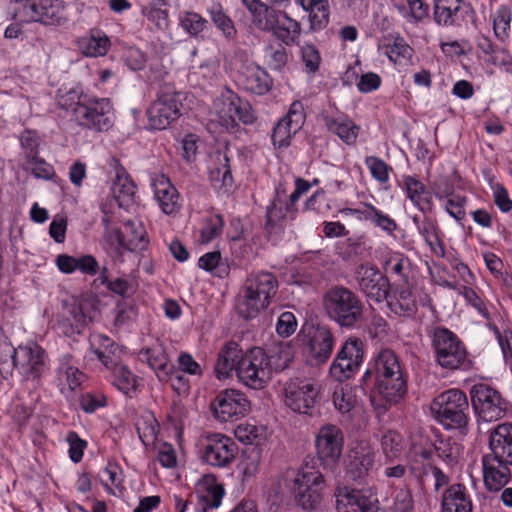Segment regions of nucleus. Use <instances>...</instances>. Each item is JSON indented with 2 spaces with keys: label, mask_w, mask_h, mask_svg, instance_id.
Segmentation results:
<instances>
[{
  "label": "nucleus",
  "mask_w": 512,
  "mask_h": 512,
  "mask_svg": "<svg viewBox=\"0 0 512 512\" xmlns=\"http://www.w3.org/2000/svg\"><path fill=\"white\" fill-rule=\"evenodd\" d=\"M300 59L304 72L308 75H315L319 72L322 64V56L318 47L310 41L299 45Z\"/></svg>",
  "instance_id": "nucleus-50"
},
{
  "label": "nucleus",
  "mask_w": 512,
  "mask_h": 512,
  "mask_svg": "<svg viewBox=\"0 0 512 512\" xmlns=\"http://www.w3.org/2000/svg\"><path fill=\"white\" fill-rule=\"evenodd\" d=\"M344 447V434L333 424L322 426L315 439L317 459L325 470L333 471L342 456Z\"/></svg>",
  "instance_id": "nucleus-12"
},
{
  "label": "nucleus",
  "mask_w": 512,
  "mask_h": 512,
  "mask_svg": "<svg viewBox=\"0 0 512 512\" xmlns=\"http://www.w3.org/2000/svg\"><path fill=\"white\" fill-rule=\"evenodd\" d=\"M329 318L345 328H353L362 319L363 304L359 296L344 286H333L324 295Z\"/></svg>",
  "instance_id": "nucleus-4"
},
{
  "label": "nucleus",
  "mask_w": 512,
  "mask_h": 512,
  "mask_svg": "<svg viewBox=\"0 0 512 512\" xmlns=\"http://www.w3.org/2000/svg\"><path fill=\"white\" fill-rule=\"evenodd\" d=\"M468 197L459 193L449 197L441 203L442 209L457 223L466 219V205Z\"/></svg>",
  "instance_id": "nucleus-63"
},
{
  "label": "nucleus",
  "mask_w": 512,
  "mask_h": 512,
  "mask_svg": "<svg viewBox=\"0 0 512 512\" xmlns=\"http://www.w3.org/2000/svg\"><path fill=\"white\" fill-rule=\"evenodd\" d=\"M136 185L122 168L117 170L112 186L113 196L119 207L128 209L135 201Z\"/></svg>",
  "instance_id": "nucleus-43"
},
{
  "label": "nucleus",
  "mask_w": 512,
  "mask_h": 512,
  "mask_svg": "<svg viewBox=\"0 0 512 512\" xmlns=\"http://www.w3.org/2000/svg\"><path fill=\"white\" fill-rule=\"evenodd\" d=\"M18 4L16 14L27 23L39 22L43 19V0H16Z\"/></svg>",
  "instance_id": "nucleus-59"
},
{
  "label": "nucleus",
  "mask_w": 512,
  "mask_h": 512,
  "mask_svg": "<svg viewBox=\"0 0 512 512\" xmlns=\"http://www.w3.org/2000/svg\"><path fill=\"white\" fill-rule=\"evenodd\" d=\"M238 365L237 378L249 388L263 389L272 377L270 357L261 347H253L243 352Z\"/></svg>",
  "instance_id": "nucleus-7"
},
{
  "label": "nucleus",
  "mask_w": 512,
  "mask_h": 512,
  "mask_svg": "<svg viewBox=\"0 0 512 512\" xmlns=\"http://www.w3.org/2000/svg\"><path fill=\"white\" fill-rule=\"evenodd\" d=\"M338 512H378L380 503L375 488H339L336 492Z\"/></svg>",
  "instance_id": "nucleus-20"
},
{
  "label": "nucleus",
  "mask_w": 512,
  "mask_h": 512,
  "mask_svg": "<svg viewBox=\"0 0 512 512\" xmlns=\"http://www.w3.org/2000/svg\"><path fill=\"white\" fill-rule=\"evenodd\" d=\"M400 187L418 211L424 215L434 212L433 194L416 176L403 175Z\"/></svg>",
  "instance_id": "nucleus-25"
},
{
  "label": "nucleus",
  "mask_w": 512,
  "mask_h": 512,
  "mask_svg": "<svg viewBox=\"0 0 512 512\" xmlns=\"http://www.w3.org/2000/svg\"><path fill=\"white\" fill-rule=\"evenodd\" d=\"M58 270L64 274H72L79 271L81 274L89 277H98L94 280L96 286H107L111 281L109 269L106 266L100 267L97 259L91 254H83L74 257L68 254H59L55 260Z\"/></svg>",
  "instance_id": "nucleus-17"
},
{
  "label": "nucleus",
  "mask_w": 512,
  "mask_h": 512,
  "mask_svg": "<svg viewBox=\"0 0 512 512\" xmlns=\"http://www.w3.org/2000/svg\"><path fill=\"white\" fill-rule=\"evenodd\" d=\"M159 423L155 416L147 413L138 418L136 422V430L138 436L145 446L154 444L159 433Z\"/></svg>",
  "instance_id": "nucleus-53"
},
{
  "label": "nucleus",
  "mask_w": 512,
  "mask_h": 512,
  "mask_svg": "<svg viewBox=\"0 0 512 512\" xmlns=\"http://www.w3.org/2000/svg\"><path fill=\"white\" fill-rule=\"evenodd\" d=\"M433 21L440 27H461L475 17V10L466 0H432Z\"/></svg>",
  "instance_id": "nucleus-19"
},
{
  "label": "nucleus",
  "mask_w": 512,
  "mask_h": 512,
  "mask_svg": "<svg viewBox=\"0 0 512 512\" xmlns=\"http://www.w3.org/2000/svg\"><path fill=\"white\" fill-rule=\"evenodd\" d=\"M151 186L154 199L164 214L174 216L181 211L183 198L167 176L157 175L152 179Z\"/></svg>",
  "instance_id": "nucleus-23"
},
{
  "label": "nucleus",
  "mask_w": 512,
  "mask_h": 512,
  "mask_svg": "<svg viewBox=\"0 0 512 512\" xmlns=\"http://www.w3.org/2000/svg\"><path fill=\"white\" fill-rule=\"evenodd\" d=\"M385 271L396 276L403 282H408L411 271V260L402 252H392L385 261Z\"/></svg>",
  "instance_id": "nucleus-49"
},
{
  "label": "nucleus",
  "mask_w": 512,
  "mask_h": 512,
  "mask_svg": "<svg viewBox=\"0 0 512 512\" xmlns=\"http://www.w3.org/2000/svg\"><path fill=\"white\" fill-rule=\"evenodd\" d=\"M266 428L250 422L240 423L234 430L236 439L246 445H260L265 439Z\"/></svg>",
  "instance_id": "nucleus-55"
},
{
  "label": "nucleus",
  "mask_w": 512,
  "mask_h": 512,
  "mask_svg": "<svg viewBox=\"0 0 512 512\" xmlns=\"http://www.w3.org/2000/svg\"><path fill=\"white\" fill-rule=\"evenodd\" d=\"M214 417L220 422H234L246 416L251 409L247 395L237 389L220 391L211 404Z\"/></svg>",
  "instance_id": "nucleus-15"
},
{
  "label": "nucleus",
  "mask_w": 512,
  "mask_h": 512,
  "mask_svg": "<svg viewBox=\"0 0 512 512\" xmlns=\"http://www.w3.org/2000/svg\"><path fill=\"white\" fill-rule=\"evenodd\" d=\"M20 147L24 153L25 163L38 159L41 139L35 130L25 129L19 136Z\"/></svg>",
  "instance_id": "nucleus-62"
},
{
  "label": "nucleus",
  "mask_w": 512,
  "mask_h": 512,
  "mask_svg": "<svg viewBox=\"0 0 512 512\" xmlns=\"http://www.w3.org/2000/svg\"><path fill=\"white\" fill-rule=\"evenodd\" d=\"M112 109L109 98L90 93L84 96L82 105L78 106L75 119L83 128L96 132L108 131L113 125Z\"/></svg>",
  "instance_id": "nucleus-9"
},
{
  "label": "nucleus",
  "mask_w": 512,
  "mask_h": 512,
  "mask_svg": "<svg viewBox=\"0 0 512 512\" xmlns=\"http://www.w3.org/2000/svg\"><path fill=\"white\" fill-rule=\"evenodd\" d=\"M168 7L167 0H152L142 13L158 30H165L169 26Z\"/></svg>",
  "instance_id": "nucleus-48"
},
{
  "label": "nucleus",
  "mask_w": 512,
  "mask_h": 512,
  "mask_svg": "<svg viewBox=\"0 0 512 512\" xmlns=\"http://www.w3.org/2000/svg\"><path fill=\"white\" fill-rule=\"evenodd\" d=\"M258 28L271 32L285 46L299 45L302 32L301 24L284 10L273 9L270 11Z\"/></svg>",
  "instance_id": "nucleus-18"
},
{
  "label": "nucleus",
  "mask_w": 512,
  "mask_h": 512,
  "mask_svg": "<svg viewBox=\"0 0 512 512\" xmlns=\"http://www.w3.org/2000/svg\"><path fill=\"white\" fill-rule=\"evenodd\" d=\"M88 316L80 303H72L63 313L59 320L61 331L72 337L81 334L88 323Z\"/></svg>",
  "instance_id": "nucleus-41"
},
{
  "label": "nucleus",
  "mask_w": 512,
  "mask_h": 512,
  "mask_svg": "<svg viewBox=\"0 0 512 512\" xmlns=\"http://www.w3.org/2000/svg\"><path fill=\"white\" fill-rule=\"evenodd\" d=\"M358 284L360 290L368 299L382 302L389 295V280L373 265H360L358 271Z\"/></svg>",
  "instance_id": "nucleus-22"
},
{
  "label": "nucleus",
  "mask_w": 512,
  "mask_h": 512,
  "mask_svg": "<svg viewBox=\"0 0 512 512\" xmlns=\"http://www.w3.org/2000/svg\"><path fill=\"white\" fill-rule=\"evenodd\" d=\"M89 344L91 352L104 367L111 366V364L120 360L119 346L110 337L93 333L89 337Z\"/></svg>",
  "instance_id": "nucleus-39"
},
{
  "label": "nucleus",
  "mask_w": 512,
  "mask_h": 512,
  "mask_svg": "<svg viewBox=\"0 0 512 512\" xmlns=\"http://www.w3.org/2000/svg\"><path fill=\"white\" fill-rule=\"evenodd\" d=\"M109 371V381L118 391L132 398L140 391L141 378L128 365L120 360L105 367Z\"/></svg>",
  "instance_id": "nucleus-29"
},
{
  "label": "nucleus",
  "mask_w": 512,
  "mask_h": 512,
  "mask_svg": "<svg viewBox=\"0 0 512 512\" xmlns=\"http://www.w3.org/2000/svg\"><path fill=\"white\" fill-rule=\"evenodd\" d=\"M434 362L447 372L466 371L471 368L466 345L460 337L444 326L427 330Z\"/></svg>",
  "instance_id": "nucleus-2"
},
{
  "label": "nucleus",
  "mask_w": 512,
  "mask_h": 512,
  "mask_svg": "<svg viewBox=\"0 0 512 512\" xmlns=\"http://www.w3.org/2000/svg\"><path fill=\"white\" fill-rule=\"evenodd\" d=\"M182 106V94L173 84L164 83L157 92V98L147 109L148 125L152 130L166 129L177 120Z\"/></svg>",
  "instance_id": "nucleus-6"
},
{
  "label": "nucleus",
  "mask_w": 512,
  "mask_h": 512,
  "mask_svg": "<svg viewBox=\"0 0 512 512\" xmlns=\"http://www.w3.org/2000/svg\"><path fill=\"white\" fill-rule=\"evenodd\" d=\"M320 387L310 379H291L285 386V404L292 411L312 416L318 403Z\"/></svg>",
  "instance_id": "nucleus-13"
},
{
  "label": "nucleus",
  "mask_w": 512,
  "mask_h": 512,
  "mask_svg": "<svg viewBox=\"0 0 512 512\" xmlns=\"http://www.w3.org/2000/svg\"><path fill=\"white\" fill-rule=\"evenodd\" d=\"M472 408L478 419L492 422L505 416L508 402L501 393L486 383L474 384L470 390Z\"/></svg>",
  "instance_id": "nucleus-10"
},
{
  "label": "nucleus",
  "mask_w": 512,
  "mask_h": 512,
  "mask_svg": "<svg viewBox=\"0 0 512 512\" xmlns=\"http://www.w3.org/2000/svg\"><path fill=\"white\" fill-rule=\"evenodd\" d=\"M178 20L179 26L193 38H198L209 25L206 18L194 11L181 12Z\"/></svg>",
  "instance_id": "nucleus-51"
},
{
  "label": "nucleus",
  "mask_w": 512,
  "mask_h": 512,
  "mask_svg": "<svg viewBox=\"0 0 512 512\" xmlns=\"http://www.w3.org/2000/svg\"><path fill=\"white\" fill-rule=\"evenodd\" d=\"M361 386L370 392V400L378 408L387 410L407 392V378L399 358L391 349H382L361 378Z\"/></svg>",
  "instance_id": "nucleus-1"
},
{
  "label": "nucleus",
  "mask_w": 512,
  "mask_h": 512,
  "mask_svg": "<svg viewBox=\"0 0 512 512\" xmlns=\"http://www.w3.org/2000/svg\"><path fill=\"white\" fill-rule=\"evenodd\" d=\"M224 495V486L217 482L216 476L213 474L204 475L197 488L196 511L208 512L217 509L221 505Z\"/></svg>",
  "instance_id": "nucleus-27"
},
{
  "label": "nucleus",
  "mask_w": 512,
  "mask_h": 512,
  "mask_svg": "<svg viewBox=\"0 0 512 512\" xmlns=\"http://www.w3.org/2000/svg\"><path fill=\"white\" fill-rule=\"evenodd\" d=\"M303 351L311 365L325 364L331 357L335 345L332 331L323 325L312 326L303 334Z\"/></svg>",
  "instance_id": "nucleus-16"
},
{
  "label": "nucleus",
  "mask_w": 512,
  "mask_h": 512,
  "mask_svg": "<svg viewBox=\"0 0 512 512\" xmlns=\"http://www.w3.org/2000/svg\"><path fill=\"white\" fill-rule=\"evenodd\" d=\"M206 12L215 27L226 39H235L237 35L235 24L219 2H213L209 7H207Z\"/></svg>",
  "instance_id": "nucleus-46"
},
{
  "label": "nucleus",
  "mask_w": 512,
  "mask_h": 512,
  "mask_svg": "<svg viewBox=\"0 0 512 512\" xmlns=\"http://www.w3.org/2000/svg\"><path fill=\"white\" fill-rule=\"evenodd\" d=\"M79 47L86 56H104L110 48V40L102 31L91 30L88 36L79 40Z\"/></svg>",
  "instance_id": "nucleus-45"
},
{
  "label": "nucleus",
  "mask_w": 512,
  "mask_h": 512,
  "mask_svg": "<svg viewBox=\"0 0 512 512\" xmlns=\"http://www.w3.org/2000/svg\"><path fill=\"white\" fill-rule=\"evenodd\" d=\"M431 411L445 429L465 428L469 421L468 399L460 389H448L436 396Z\"/></svg>",
  "instance_id": "nucleus-5"
},
{
  "label": "nucleus",
  "mask_w": 512,
  "mask_h": 512,
  "mask_svg": "<svg viewBox=\"0 0 512 512\" xmlns=\"http://www.w3.org/2000/svg\"><path fill=\"white\" fill-rule=\"evenodd\" d=\"M375 462L374 450L366 446H358L352 450L350 461L346 467L347 476L354 481L364 479Z\"/></svg>",
  "instance_id": "nucleus-35"
},
{
  "label": "nucleus",
  "mask_w": 512,
  "mask_h": 512,
  "mask_svg": "<svg viewBox=\"0 0 512 512\" xmlns=\"http://www.w3.org/2000/svg\"><path fill=\"white\" fill-rule=\"evenodd\" d=\"M386 300L390 311L399 317L413 318L417 313L416 293L408 285L397 288Z\"/></svg>",
  "instance_id": "nucleus-38"
},
{
  "label": "nucleus",
  "mask_w": 512,
  "mask_h": 512,
  "mask_svg": "<svg viewBox=\"0 0 512 512\" xmlns=\"http://www.w3.org/2000/svg\"><path fill=\"white\" fill-rule=\"evenodd\" d=\"M229 151L226 148L223 152H217L216 161L210 169L209 178L211 185L218 192H227L233 187L234 180L231 172Z\"/></svg>",
  "instance_id": "nucleus-31"
},
{
  "label": "nucleus",
  "mask_w": 512,
  "mask_h": 512,
  "mask_svg": "<svg viewBox=\"0 0 512 512\" xmlns=\"http://www.w3.org/2000/svg\"><path fill=\"white\" fill-rule=\"evenodd\" d=\"M117 240L121 248L131 252H142L149 243L144 226L133 222L125 225V230L117 234Z\"/></svg>",
  "instance_id": "nucleus-40"
},
{
  "label": "nucleus",
  "mask_w": 512,
  "mask_h": 512,
  "mask_svg": "<svg viewBox=\"0 0 512 512\" xmlns=\"http://www.w3.org/2000/svg\"><path fill=\"white\" fill-rule=\"evenodd\" d=\"M238 454V445L228 435L207 432L202 436L200 444V460L202 463L216 468H229Z\"/></svg>",
  "instance_id": "nucleus-8"
},
{
  "label": "nucleus",
  "mask_w": 512,
  "mask_h": 512,
  "mask_svg": "<svg viewBox=\"0 0 512 512\" xmlns=\"http://www.w3.org/2000/svg\"><path fill=\"white\" fill-rule=\"evenodd\" d=\"M241 83L246 91L265 95L272 89L273 79L264 68L257 64H249L241 73Z\"/></svg>",
  "instance_id": "nucleus-32"
},
{
  "label": "nucleus",
  "mask_w": 512,
  "mask_h": 512,
  "mask_svg": "<svg viewBox=\"0 0 512 512\" xmlns=\"http://www.w3.org/2000/svg\"><path fill=\"white\" fill-rule=\"evenodd\" d=\"M46 353L38 345L19 346L16 367L28 379L40 381L46 371Z\"/></svg>",
  "instance_id": "nucleus-26"
},
{
  "label": "nucleus",
  "mask_w": 512,
  "mask_h": 512,
  "mask_svg": "<svg viewBox=\"0 0 512 512\" xmlns=\"http://www.w3.org/2000/svg\"><path fill=\"white\" fill-rule=\"evenodd\" d=\"M89 94V92H84L79 86L70 89H59L56 97L57 104L63 110L72 111L75 117L78 106L83 103L84 96Z\"/></svg>",
  "instance_id": "nucleus-52"
},
{
  "label": "nucleus",
  "mask_w": 512,
  "mask_h": 512,
  "mask_svg": "<svg viewBox=\"0 0 512 512\" xmlns=\"http://www.w3.org/2000/svg\"><path fill=\"white\" fill-rule=\"evenodd\" d=\"M364 343L357 337H349L338 350L331 366L330 375L342 382L354 376L364 361Z\"/></svg>",
  "instance_id": "nucleus-11"
},
{
  "label": "nucleus",
  "mask_w": 512,
  "mask_h": 512,
  "mask_svg": "<svg viewBox=\"0 0 512 512\" xmlns=\"http://www.w3.org/2000/svg\"><path fill=\"white\" fill-rule=\"evenodd\" d=\"M432 473L435 483L434 490L439 491L442 487L447 486L449 484V477L445 474L442 469L431 464V463H423L421 467H417L415 465L411 466V473L418 480V482L423 485L424 477Z\"/></svg>",
  "instance_id": "nucleus-58"
},
{
  "label": "nucleus",
  "mask_w": 512,
  "mask_h": 512,
  "mask_svg": "<svg viewBox=\"0 0 512 512\" xmlns=\"http://www.w3.org/2000/svg\"><path fill=\"white\" fill-rule=\"evenodd\" d=\"M384 54L395 66H407L411 63L414 49L400 34H388L382 46Z\"/></svg>",
  "instance_id": "nucleus-34"
},
{
  "label": "nucleus",
  "mask_w": 512,
  "mask_h": 512,
  "mask_svg": "<svg viewBox=\"0 0 512 512\" xmlns=\"http://www.w3.org/2000/svg\"><path fill=\"white\" fill-rule=\"evenodd\" d=\"M224 225L225 221L221 214L210 213L206 215L200 229L201 243L208 244L221 236Z\"/></svg>",
  "instance_id": "nucleus-57"
},
{
  "label": "nucleus",
  "mask_w": 512,
  "mask_h": 512,
  "mask_svg": "<svg viewBox=\"0 0 512 512\" xmlns=\"http://www.w3.org/2000/svg\"><path fill=\"white\" fill-rule=\"evenodd\" d=\"M44 25H61L66 21L65 3L63 0H43Z\"/></svg>",
  "instance_id": "nucleus-60"
},
{
  "label": "nucleus",
  "mask_w": 512,
  "mask_h": 512,
  "mask_svg": "<svg viewBox=\"0 0 512 512\" xmlns=\"http://www.w3.org/2000/svg\"><path fill=\"white\" fill-rule=\"evenodd\" d=\"M325 480L322 473L314 468L301 469L294 479L295 501L304 510H314L321 501Z\"/></svg>",
  "instance_id": "nucleus-14"
},
{
  "label": "nucleus",
  "mask_w": 512,
  "mask_h": 512,
  "mask_svg": "<svg viewBox=\"0 0 512 512\" xmlns=\"http://www.w3.org/2000/svg\"><path fill=\"white\" fill-rule=\"evenodd\" d=\"M228 100V111L233 121L237 119L245 125H250L255 122L256 116L248 101L241 99L236 94H231Z\"/></svg>",
  "instance_id": "nucleus-54"
},
{
  "label": "nucleus",
  "mask_w": 512,
  "mask_h": 512,
  "mask_svg": "<svg viewBox=\"0 0 512 512\" xmlns=\"http://www.w3.org/2000/svg\"><path fill=\"white\" fill-rule=\"evenodd\" d=\"M138 359L154 371L160 382H167L176 372V366L170 361L164 343L158 339L150 345L143 346L138 352Z\"/></svg>",
  "instance_id": "nucleus-21"
},
{
  "label": "nucleus",
  "mask_w": 512,
  "mask_h": 512,
  "mask_svg": "<svg viewBox=\"0 0 512 512\" xmlns=\"http://www.w3.org/2000/svg\"><path fill=\"white\" fill-rule=\"evenodd\" d=\"M243 355V350L235 341H228L220 349L216 364L215 373L218 379L231 377L233 372L237 374L238 362Z\"/></svg>",
  "instance_id": "nucleus-33"
},
{
  "label": "nucleus",
  "mask_w": 512,
  "mask_h": 512,
  "mask_svg": "<svg viewBox=\"0 0 512 512\" xmlns=\"http://www.w3.org/2000/svg\"><path fill=\"white\" fill-rule=\"evenodd\" d=\"M87 381L86 374L73 363L71 355H63L56 368V382L61 394L81 388Z\"/></svg>",
  "instance_id": "nucleus-28"
},
{
  "label": "nucleus",
  "mask_w": 512,
  "mask_h": 512,
  "mask_svg": "<svg viewBox=\"0 0 512 512\" xmlns=\"http://www.w3.org/2000/svg\"><path fill=\"white\" fill-rule=\"evenodd\" d=\"M78 404L86 414H93L108 405L106 395L101 391H86L79 395Z\"/></svg>",
  "instance_id": "nucleus-64"
},
{
  "label": "nucleus",
  "mask_w": 512,
  "mask_h": 512,
  "mask_svg": "<svg viewBox=\"0 0 512 512\" xmlns=\"http://www.w3.org/2000/svg\"><path fill=\"white\" fill-rule=\"evenodd\" d=\"M288 213H292L284 201L276 197L271 201L266 211L265 230L268 234L280 233L283 231V222Z\"/></svg>",
  "instance_id": "nucleus-47"
},
{
  "label": "nucleus",
  "mask_w": 512,
  "mask_h": 512,
  "mask_svg": "<svg viewBox=\"0 0 512 512\" xmlns=\"http://www.w3.org/2000/svg\"><path fill=\"white\" fill-rule=\"evenodd\" d=\"M278 290L277 277L267 271L252 273L246 279L244 292L237 304L238 314L253 319L266 309Z\"/></svg>",
  "instance_id": "nucleus-3"
},
{
  "label": "nucleus",
  "mask_w": 512,
  "mask_h": 512,
  "mask_svg": "<svg viewBox=\"0 0 512 512\" xmlns=\"http://www.w3.org/2000/svg\"><path fill=\"white\" fill-rule=\"evenodd\" d=\"M324 122L327 129L337 135L346 145L352 146L356 143L360 126H358L348 115L340 113L326 115Z\"/></svg>",
  "instance_id": "nucleus-36"
},
{
  "label": "nucleus",
  "mask_w": 512,
  "mask_h": 512,
  "mask_svg": "<svg viewBox=\"0 0 512 512\" xmlns=\"http://www.w3.org/2000/svg\"><path fill=\"white\" fill-rule=\"evenodd\" d=\"M441 510L442 512H473V502L467 487L461 483L448 486L442 495Z\"/></svg>",
  "instance_id": "nucleus-30"
},
{
  "label": "nucleus",
  "mask_w": 512,
  "mask_h": 512,
  "mask_svg": "<svg viewBox=\"0 0 512 512\" xmlns=\"http://www.w3.org/2000/svg\"><path fill=\"white\" fill-rule=\"evenodd\" d=\"M493 31L495 37L504 42L510 37V25L512 20V11L508 5L501 4L492 16Z\"/></svg>",
  "instance_id": "nucleus-56"
},
{
  "label": "nucleus",
  "mask_w": 512,
  "mask_h": 512,
  "mask_svg": "<svg viewBox=\"0 0 512 512\" xmlns=\"http://www.w3.org/2000/svg\"><path fill=\"white\" fill-rule=\"evenodd\" d=\"M489 450L484 457L512 465V423H500L489 431Z\"/></svg>",
  "instance_id": "nucleus-24"
},
{
  "label": "nucleus",
  "mask_w": 512,
  "mask_h": 512,
  "mask_svg": "<svg viewBox=\"0 0 512 512\" xmlns=\"http://www.w3.org/2000/svg\"><path fill=\"white\" fill-rule=\"evenodd\" d=\"M383 454L387 459L397 458L403 449L404 438L396 430H387L380 439Z\"/></svg>",
  "instance_id": "nucleus-61"
},
{
  "label": "nucleus",
  "mask_w": 512,
  "mask_h": 512,
  "mask_svg": "<svg viewBox=\"0 0 512 512\" xmlns=\"http://www.w3.org/2000/svg\"><path fill=\"white\" fill-rule=\"evenodd\" d=\"M352 213L359 215L360 218L366 221H370L375 227H378L389 236H393L399 229L395 219L371 203H365L362 210L353 209Z\"/></svg>",
  "instance_id": "nucleus-42"
},
{
  "label": "nucleus",
  "mask_w": 512,
  "mask_h": 512,
  "mask_svg": "<svg viewBox=\"0 0 512 512\" xmlns=\"http://www.w3.org/2000/svg\"><path fill=\"white\" fill-rule=\"evenodd\" d=\"M484 485L489 491H500L511 479V465L498 464L496 460L482 457Z\"/></svg>",
  "instance_id": "nucleus-37"
},
{
  "label": "nucleus",
  "mask_w": 512,
  "mask_h": 512,
  "mask_svg": "<svg viewBox=\"0 0 512 512\" xmlns=\"http://www.w3.org/2000/svg\"><path fill=\"white\" fill-rule=\"evenodd\" d=\"M446 287H448L449 289L457 290L459 295L463 296L465 301L471 307H473L482 318L487 320L488 323H491L492 317L488 309V306L494 308L493 304L489 303V301L482 298L473 288L467 285H462L458 287L456 283L446 282Z\"/></svg>",
  "instance_id": "nucleus-44"
}]
</instances>
